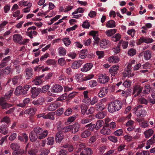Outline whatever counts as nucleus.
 <instances>
[{"label": "nucleus", "instance_id": "nucleus-25", "mask_svg": "<svg viewBox=\"0 0 155 155\" xmlns=\"http://www.w3.org/2000/svg\"><path fill=\"white\" fill-rule=\"evenodd\" d=\"M33 130L37 136H38V138L39 137V136H40V135L42 133V132H43V129L39 127H35L34 128Z\"/></svg>", "mask_w": 155, "mask_h": 155}, {"label": "nucleus", "instance_id": "nucleus-44", "mask_svg": "<svg viewBox=\"0 0 155 155\" xmlns=\"http://www.w3.org/2000/svg\"><path fill=\"white\" fill-rule=\"evenodd\" d=\"M105 124H106V126H107L109 128L110 127L112 129H114L116 127V123L115 122H112L108 123V121L107 122L106 120Z\"/></svg>", "mask_w": 155, "mask_h": 155}, {"label": "nucleus", "instance_id": "nucleus-62", "mask_svg": "<svg viewBox=\"0 0 155 155\" xmlns=\"http://www.w3.org/2000/svg\"><path fill=\"white\" fill-rule=\"evenodd\" d=\"M108 139L110 141L114 143H116L117 141V137L115 136H110L108 137Z\"/></svg>", "mask_w": 155, "mask_h": 155}, {"label": "nucleus", "instance_id": "nucleus-56", "mask_svg": "<svg viewBox=\"0 0 155 155\" xmlns=\"http://www.w3.org/2000/svg\"><path fill=\"white\" fill-rule=\"evenodd\" d=\"M68 152L66 150L62 149L58 152V155H68Z\"/></svg>", "mask_w": 155, "mask_h": 155}, {"label": "nucleus", "instance_id": "nucleus-63", "mask_svg": "<svg viewBox=\"0 0 155 155\" xmlns=\"http://www.w3.org/2000/svg\"><path fill=\"white\" fill-rule=\"evenodd\" d=\"M58 63L59 64L63 66L65 64L66 62L64 58H62L58 60Z\"/></svg>", "mask_w": 155, "mask_h": 155}, {"label": "nucleus", "instance_id": "nucleus-60", "mask_svg": "<svg viewBox=\"0 0 155 155\" xmlns=\"http://www.w3.org/2000/svg\"><path fill=\"white\" fill-rule=\"evenodd\" d=\"M67 96V94L66 93L64 94L57 99V101H61L64 100L66 98Z\"/></svg>", "mask_w": 155, "mask_h": 155}, {"label": "nucleus", "instance_id": "nucleus-37", "mask_svg": "<svg viewBox=\"0 0 155 155\" xmlns=\"http://www.w3.org/2000/svg\"><path fill=\"white\" fill-rule=\"evenodd\" d=\"M106 113L104 111L99 112L96 115V117L99 119H102L106 116Z\"/></svg>", "mask_w": 155, "mask_h": 155}, {"label": "nucleus", "instance_id": "nucleus-32", "mask_svg": "<svg viewBox=\"0 0 155 155\" xmlns=\"http://www.w3.org/2000/svg\"><path fill=\"white\" fill-rule=\"evenodd\" d=\"M63 147L66 149L65 150H66L68 152H71L73 151L74 149L73 146L70 144H66L64 145Z\"/></svg>", "mask_w": 155, "mask_h": 155}, {"label": "nucleus", "instance_id": "nucleus-61", "mask_svg": "<svg viewBox=\"0 0 155 155\" xmlns=\"http://www.w3.org/2000/svg\"><path fill=\"white\" fill-rule=\"evenodd\" d=\"M72 112V110L71 108L69 107L66 109L64 113L65 116H68L70 115Z\"/></svg>", "mask_w": 155, "mask_h": 155}, {"label": "nucleus", "instance_id": "nucleus-12", "mask_svg": "<svg viewBox=\"0 0 155 155\" xmlns=\"http://www.w3.org/2000/svg\"><path fill=\"white\" fill-rule=\"evenodd\" d=\"M62 131H59L56 134L55 140L57 142L60 143L64 138V135Z\"/></svg>", "mask_w": 155, "mask_h": 155}, {"label": "nucleus", "instance_id": "nucleus-4", "mask_svg": "<svg viewBox=\"0 0 155 155\" xmlns=\"http://www.w3.org/2000/svg\"><path fill=\"white\" fill-rule=\"evenodd\" d=\"M41 91L40 88H37L36 87L31 88V92L32 94L31 97L33 98H36L39 95Z\"/></svg>", "mask_w": 155, "mask_h": 155}, {"label": "nucleus", "instance_id": "nucleus-14", "mask_svg": "<svg viewBox=\"0 0 155 155\" xmlns=\"http://www.w3.org/2000/svg\"><path fill=\"white\" fill-rule=\"evenodd\" d=\"M93 153L92 150L90 148L87 147L82 151L80 153V155H91Z\"/></svg>", "mask_w": 155, "mask_h": 155}, {"label": "nucleus", "instance_id": "nucleus-51", "mask_svg": "<svg viewBox=\"0 0 155 155\" xmlns=\"http://www.w3.org/2000/svg\"><path fill=\"white\" fill-rule=\"evenodd\" d=\"M135 155H150V153L148 150H141V151H138Z\"/></svg>", "mask_w": 155, "mask_h": 155}, {"label": "nucleus", "instance_id": "nucleus-40", "mask_svg": "<svg viewBox=\"0 0 155 155\" xmlns=\"http://www.w3.org/2000/svg\"><path fill=\"white\" fill-rule=\"evenodd\" d=\"M91 135V132L87 130H84L81 134V137L83 138H86Z\"/></svg>", "mask_w": 155, "mask_h": 155}, {"label": "nucleus", "instance_id": "nucleus-34", "mask_svg": "<svg viewBox=\"0 0 155 155\" xmlns=\"http://www.w3.org/2000/svg\"><path fill=\"white\" fill-rule=\"evenodd\" d=\"M32 69L31 68H27L26 69V75L28 77L27 79H28L31 78L33 75Z\"/></svg>", "mask_w": 155, "mask_h": 155}, {"label": "nucleus", "instance_id": "nucleus-64", "mask_svg": "<svg viewBox=\"0 0 155 155\" xmlns=\"http://www.w3.org/2000/svg\"><path fill=\"white\" fill-rule=\"evenodd\" d=\"M138 103L141 104H147L148 101L145 98H140L138 100Z\"/></svg>", "mask_w": 155, "mask_h": 155}, {"label": "nucleus", "instance_id": "nucleus-49", "mask_svg": "<svg viewBox=\"0 0 155 155\" xmlns=\"http://www.w3.org/2000/svg\"><path fill=\"white\" fill-rule=\"evenodd\" d=\"M104 124V121L102 120H99L97 121L96 123V130H99L100 128Z\"/></svg>", "mask_w": 155, "mask_h": 155}, {"label": "nucleus", "instance_id": "nucleus-3", "mask_svg": "<svg viewBox=\"0 0 155 155\" xmlns=\"http://www.w3.org/2000/svg\"><path fill=\"white\" fill-rule=\"evenodd\" d=\"M61 105V103L58 101H56L53 103H51L48 107V110L50 111H54Z\"/></svg>", "mask_w": 155, "mask_h": 155}, {"label": "nucleus", "instance_id": "nucleus-53", "mask_svg": "<svg viewBox=\"0 0 155 155\" xmlns=\"http://www.w3.org/2000/svg\"><path fill=\"white\" fill-rule=\"evenodd\" d=\"M50 87V86L48 84L43 86L41 89V93H44L47 92L48 90L49 89Z\"/></svg>", "mask_w": 155, "mask_h": 155}, {"label": "nucleus", "instance_id": "nucleus-39", "mask_svg": "<svg viewBox=\"0 0 155 155\" xmlns=\"http://www.w3.org/2000/svg\"><path fill=\"white\" fill-rule=\"evenodd\" d=\"M0 105L2 106V108L3 109H7L8 108L12 107V105L9 104L6 102L0 101Z\"/></svg>", "mask_w": 155, "mask_h": 155}, {"label": "nucleus", "instance_id": "nucleus-29", "mask_svg": "<svg viewBox=\"0 0 155 155\" xmlns=\"http://www.w3.org/2000/svg\"><path fill=\"white\" fill-rule=\"evenodd\" d=\"M22 91L23 87L22 86L19 85L16 88L15 91V94L16 96H19L21 94L22 95Z\"/></svg>", "mask_w": 155, "mask_h": 155}, {"label": "nucleus", "instance_id": "nucleus-5", "mask_svg": "<svg viewBox=\"0 0 155 155\" xmlns=\"http://www.w3.org/2000/svg\"><path fill=\"white\" fill-rule=\"evenodd\" d=\"M143 87L138 85L135 86L133 88V94H134V97H135L138 96L142 92Z\"/></svg>", "mask_w": 155, "mask_h": 155}, {"label": "nucleus", "instance_id": "nucleus-26", "mask_svg": "<svg viewBox=\"0 0 155 155\" xmlns=\"http://www.w3.org/2000/svg\"><path fill=\"white\" fill-rule=\"evenodd\" d=\"M54 113L53 112H50L46 115L44 114V115L43 116V118L45 119H49L51 120H53L54 119V117L53 116L54 115Z\"/></svg>", "mask_w": 155, "mask_h": 155}, {"label": "nucleus", "instance_id": "nucleus-45", "mask_svg": "<svg viewBox=\"0 0 155 155\" xmlns=\"http://www.w3.org/2000/svg\"><path fill=\"white\" fill-rule=\"evenodd\" d=\"M150 85L149 84H146L144 87L143 91V94H147L150 93Z\"/></svg>", "mask_w": 155, "mask_h": 155}, {"label": "nucleus", "instance_id": "nucleus-31", "mask_svg": "<svg viewBox=\"0 0 155 155\" xmlns=\"http://www.w3.org/2000/svg\"><path fill=\"white\" fill-rule=\"evenodd\" d=\"M88 127V128L87 130L90 131H93L94 129L96 130V126H95V124H93L92 123L86 125L85 127L86 128Z\"/></svg>", "mask_w": 155, "mask_h": 155}, {"label": "nucleus", "instance_id": "nucleus-55", "mask_svg": "<svg viewBox=\"0 0 155 155\" xmlns=\"http://www.w3.org/2000/svg\"><path fill=\"white\" fill-rule=\"evenodd\" d=\"M59 54L60 55H64L66 54V50L63 47L59 48Z\"/></svg>", "mask_w": 155, "mask_h": 155}, {"label": "nucleus", "instance_id": "nucleus-33", "mask_svg": "<svg viewBox=\"0 0 155 155\" xmlns=\"http://www.w3.org/2000/svg\"><path fill=\"white\" fill-rule=\"evenodd\" d=\"M106 26L107 28H114L116 27L115 22L113 20L109 21L106 23Z\"/></svg>", "mask_w": 155, "mask_h": 155}, {"label": "nucleus", "instance_id": "nucleus-48", "mask_svg": "<svg viewBox=\"0 0 155 155\" xmlns=\"http://www.w3.org/2000/svg\"><path fill=\"white\" fill-rule=\"evenodd\" d=\"M10 147L14 151L18 150L20 147L19 144L16 143H11L10 145Z\"/></svg>", "mask_w": 155, "mask_h": 155}, {"label": "nucleus", "instance_id": "nucleus-13", "mask_svg": "<svg viewBox=\"0 0 155 155\" xmlns=\"http://www.w3.org/2000/svg\"><path fill=\"white\" fill-rule=\"evenodd\" d=\"M108 92V87H104L102 88L100 90L98 93V96L100 97H102L105 95Z\"/></svg>", "mask_w": 155, "mask_h": 155}, {"label": "nucleus", "instance_id": "nucleus-36", "mask_svg": "<svg viewBox=\"0 0 155 155\" xmlns=\"http://www.w3.org/2000/svg\"><path fill=\"white\" fill-rule=\"evenodd\" d=\"M25 151L23 149H19L14 150L13 152V155H22L25 153Z\"/></svg>", "mask_w": 155, "mask_h": 155}, {"label": "nucleus", "instance_id": "nucleus-21", "mask_svg": "<svg viewBox=\"0 0 155 155\" xmlns=\"http://www.w3.org/2000/svg\"><path fill=\"white\" fill-rule=\"evenodd\" d=\"M1 122L5 123V125L8 126L11 124V120L10 118L7 116H5L1 120Z\"/></svg>", "mask_w": 155, "mask_h": 155}, {"label": "nucleus", "instance_id": "nucleus-8", "mask_svg": "<svg viewBox=\"0 0 155 155\" xmlns=\"http://www.w3.org/2000/svg\"><path fill=\"white\" fill-rule=\"evenodd\" d=\"M100 132L101 134L103 135H109L111 133V130L104 124L102 129L101 130Z\"/></svg>", "mask_w": 155, "mask_h": 155}, {"label": "nucleus", "instance_id": "nucleus-2", "mask_svg": "<svg viewBox=\"0 0 155 155\" xmlns=\"http://www.w3.org/2000/svg\"><path fill=\"white\" fill-rule=\"evenodd\" d=\"M63 87L58 84H55L51 87L50 88L51 91L48 92L47 94L49 96H52L53 94L52 93H59L61 92Z\"/></svg>", "mask_w": 155, "mask_h": 155}, {"label": "nucleus", "instance_id": "nucleus-27", "mask_svg": "<svg viewBox=\"0 0 155 155\" xmlns=\"http://www.w3.org/2000/svg\"><path fill=\"white\" fill-rule=\"evenodd\" d=\"M153 133V131L151 129H149L144 132L145 137L147 138H148L152 136Z\"/></svg>", "mask_w": 155, "mask_h": 155}, {"label": "nucleus", "instance_id": "nucleus-1", "mask_svg": "<svg viewBox=\"0 0 155 155\" xmlns=\"http://www.w3.org/2000/svg\"><path fill=\"white\" fill-rule=\"evenodd\" d=\"M122 107V104L119 101L117 100L110 102L107 107L109 112L114 113L120 110Z\"/></svg>", "mask_w": 155, "mask_h": 155}, {"label": "nucleus", "instance_id": "nucleus-58", "mask_svg": "<svg viewBox=\"0 0 155 155\" xmlns=\"http://www.w3.org/2000/svg\"><path fill=\"white\" fill-rule=\"evenodd\" d=\"M131 81L130 80H126L123 84L125 87H128L131 86Z\"/></svg>", "mask_w": 155, "mask_h": 155}, {"label": "nucleus", "instance_id": "nucleus-54", "mask_svg": "<svg viewBox=\"0 0 155 155\" xmlns=\"http://www.w3.org/2000/svg\"><path fill=\"white\" fill-rule=\"evenodd\" d=\"M97 84V83L96 80H92L89 82V85L90 87H93Z\"/></svg>", "mask_w": 155, "mask_h": 155}, {"label": "nucleus", "instance_id": "nucleus-30", "mask_svg": "<svg viewBox=\"0 0 155 155\" xmlns=\"http://www.w3.org/2000/svg\"><path fill=\"white\" fill-rule=\"evenodd\" d=\"M61 129L63 132L66 133L72 130V125H69L64 127H61Z\"/></svg>", "mask_w": 155, "mask_h": 155}, {"label": "nucleus", "instance_id": "nucleus-52", "mask_svg": "<svg viewBox=\"0 0 155 155\" xmlns=\"http://www.w3.org/2000/svg\"><path fill=\"white\" fill-rule=\"evenodd\" d=\"M138 113L137 114V115H138L139 116L142 117L146 115L147 112L145 110L141 109L140 111L139 110L138 111Z\"/></svg>", "mask_w": 155, "mask_h": 155}, {"label": "nucleus", "instance_id": "nucleus-7", "mask_svg": "<svg viewBox=\"0 0 155 155\" xmlns=\"http://www.w3.org/2000/svg\"><path fill=\"white\" fill-rule=\"evenodd\" d=\"M99 79L100 83L105 84L109 80L110 78L106 74H101L99 76Z\"/></svg>", "mask_w": 155, "mask_h": 155}, {"label": "nucleus", "instance_id": "nucleus-20", "mask_svg": "<svg viewBox=\"0 0 155 155\" xmlns=\"http://www.w3.org/2000/svg\"><path fill=\"white\" fill-rule=\"evenodd\" d=\"M37 110L36 108H30L25 110L24 113L25 114H29L30 116H32L35 113Z\"/></svg>", "mask_w": 155, "mask_h": 155}, {"label": "nucleus", "instance_id": "nucleus-57", "mask_svg": "<svg viewBox=\"0 0 155 155\" xmlns=\"http://www.w3.org/2000/svg\"><path fill=\"white\" fill-rule=\"evenodd\" d=\"M62 41L65 45L67 46L69 45L71 43V41L68 38H63Z\"/></svg>", "mask_w": 155, "mask_h": 155}, {"label": "nucleus", "instance_id": "nucleus-42", "mask_svg": "<svg viewBox=\"0 0 155 155\" xmlns=\"http://www.w3.org/2000/svg\"><path fill=\"white\" fill-rule=\"evenodd\" d=\"M87 54V49L82 50L81 51L80 54V57L82 59L85 58Z\"/></svg>", "mask_w": 155, "mask_h": 155}, {"label": "nucleus", "instance_id": "nucleus-41", "mask_svg": "<svg viewBox=\"0 0 155 155\" xmlns=\"http://www.w3.org/2000/svg\"><path fill=\"white\" fill-rule=\"evenodd\" d=\"M109 61H110V60L112 61V62H114V63H118L120 61V58L117 56H113L110 57Z\"/></svg>", "mask_w": 155, "mask_h": 155}, {"label": "nucleus", "instance_id": "nucleus-19", "mask_svg": "<svg viewBox=\"0 0 155 155\" xmlns=\"http://www.w3.org/2000/svg\"><path fill=\"white\" fill-rule=\"evenodd\" d=\"M11 57L8 56L4 58L1 61V65L2 68L6 66L7 65V63L10 61Z\"/></svg>", "mask_w": 155, "mask_h": 155}, {"label": "nucleus", "instance_id": "nucleus-43", "mask_svg": "<svg viewBox=\"0 0 155 155\" xmlns=\"http://www.w3.org/2000/svg\"><path fill=\"white\" fill-rule=\"evenodd\" d=\"M140 40L142 42L146 43H150L153 42V40L151 38H146L144 37H140Z\"/></svg>", "mask_w": 155, "mask_h": 155}, {"label": "nucleus", "instance_id": "nucleus-46", "mask_svg": "<svg viewBox=\"0 0 155 155\" xmlns=\"http://www.w3.org/2000/svg\"><path fill=\"white\" fill-rule=\"evenodd\" d=\"M121 38V35L119 33L117 34L111 38V40L115 42L119 41Z\"/></svg>", "mask_w": 155, "mask_h": 155}, {"label": "nucleus", "instance_id": "nucleus-59", "mask_svg": "<svg viewBox=\"0 0 155 155\" xmlns=\"http://www.w3.org/2000/svg\"><path fill=\"white\" fill-rule=\"evenodd\" d=\"M34 84L36 85H39L42 83V81L40 78H38L37 77H36L34 81Z\"/></svg>", "mask_w": 155, "mask_h": 155}, {"label": "nucleus", "instance_id": "nucleus-11", "mask_svg": "<svg viewBox=\"0 0 155 155\" xmlns=\"http://www.w3.org/2000/svg\"><path fill=\"white\" fill-rule=\"evenodd\" d=\"M93 66V64L91 63H87L85 64L83 68L81 69V71L83 72H86L90 70Z\"/></svg>", "mask_w": 155, "mask_h": 155}, {"label": "nucleus", "instance_id": "nucleus-38", "mask_svg": "<svg viewBox=\"0 0 155 155\" xmlns=\"http://www.w3.org/2000/svg\"><path fill=\"white\" fill-rule=\"evenodd\" d=\"M117 30L116 29H113L108 30L105 32L107 36L110 37L112 36L113 35L115 34L117 32Z\"/></svg>", "mask_w": 155, "mask_h": 155}, {"label": "nucleus", "instance_id": "nucleus-23", "mask_svg": "<svg viewBox=\"0 0 155 155\" xmlns=\"http://www.w3.org/2000/svg\"><path fill=\"white\" fill-rule=\"evenodd\" d=\"M109 41H107L105 39H103L100 42V45L101 47L103 48H106L110 44Z\"/></svg>", "mask_w": 155, "mask_h": 155}, {"label": "nucleus", "instance_id": "nucleus-10", "mask_svg": "<svg viewBox=\"0 0 155 155\" xmlns=\"http://www.w3.org/2000/svg\"><path fill=\"white\" fill-rule=\"evenodd\" d=\"M18 139L22 142L26 143L28 140V137L27 134L24 133H22L18 137Z\"/></svg>", "mask_w": 155, "mask_h": 155}, {"label": "nucleus", "instance_id": "nucleus-47", "mask_svg": "<svg viewBox=\"0 0 155 155\" xmlns=\"http://www.w3.org/2000/svg\"><path fill=\"white\" fill-rule=\"evenodd\" d=\"M48 134V130H43V132H42V133L39 136V137L38 139H42L45 137H46Z\"/></svg>", "mask_w": 155, "mask_h": 155}, {"label": "nucleus", "instance_id": "nucleus-35", "mask_svg": "<svg viewBox=\"0 0 155 155\" xmlns=\"http://www.w3.org/2000/svg\"><path fill=\"white\" fill-rule=\"evenodd\" d=\"M31 85H26L23 87V91L22 93V95H24L26 94L28 91L31 87Z\"/></svg>", "mask_w": 155, "mask_h": 155}, {"label": "nucleus", "instance_id": "nucleus-22", "mask_svg": "<svg viewBox=\"0 0 155 155\" xmlns=\"http://www.w3.org/2000/svg\"><path fill=\"white\" fill-rule=\"evenodd\" d=\"M14 41L20 44V42L22 39V37L19 34H15L13 36Z\"/></svg>", "mask_w": 155, "mask_h": 155}, {"label": "nucleus", "instance_id": "nucleus-16", "mask_svg": "<svg viewBox=\"0 0 155 155\" xmlns=\"http://www.w3.org/2000/svg\"><path fill=\"white\" fill-rule=\"evenodd\" d=\"M82 60L75 61L72 64L71 67L73 69H76L79 68L83 64Z\"/></svg>", "mask_w": 155, "mask_h": 155}, {"label": "nucleus", "instance_id": "nucleus-17", "mask_svg": "<svg viewBox=\"0 0 155 155\" xmlns=\"http://www.w3.org/2000/svg\"><path fill=\"white\" fill-rule=\"evenodd\" d=\"M81 127V125L78 123H75L72 125V132L73 134H75L77 132Z\"/></svg>", "mask_w": 155, "mask_h": 155}, {"label": "nucleus", "instance_id": "nucleus-9", "mask_svg": "<svg viewBox=\"0 0 155 155\" xmlns=\"http://www.w3.org/2000/svg\"><path fill=\"white\" fill-rule=\"evenodd\" d=\"M119 68V66L117 64L113 66L109 69V72L112 76H114L115 74H117Z\"/></svg>", "mask_w": 155, "mask_h": 155}, {"label": "nucleus", "instance_id": "nucleus-28", "mask_svg": "<svg viewBox=\"0 0 155 155\" xmlns=\"http://www.w3.org/2000/svg\"><path fill=\"white\" fill-rule=\"evenodd\" d=\"M143 55L145 59L149 60L151 57V51L149 50L146 51H144Z\"/></svg>", "mask_w": 155, "mask_h": 155}, {"label": "nucleus", "instance_id": "nucleus-24", "mask_svg": "<svg viewBox=\"0 0 155 155\" xmlns=\"http://www.w3.org/2000/svg\"><path fill=\"white\" fill-rule=\"evenodd\" d=\"M33 130L37 136H38V138L39 137V136H40V135L42 133V132H43V129L39 127H35L34 128Z\"/></svg>", "mask_w": 155, "mask_h": 155}, {"label": "nucleus", "instance_id": "nucleus-18", "mask_svg": "<svg viewBox=\"0 0 155 155\" xmlns=\"http://www.w3.org/2000/svg\"><path fill=\"white\" fill-rule=\"evenodd\" d=\"M38 138V136L33 130L31 131L29 134V139L31 142L35 141Z\"/></svg>", "mask_w": 155, "mask_h": 155}, {"label": "nucleus", "instance_id": "nucleus-50", "mask_svg": "<svg viewBox=\"0 0 155 155\" xmlns=\"http://www.w3.org/2000/svg\"><path fill=\"white\" fill-rule=\"evenodd\" d=\"M54 143V138L53 137H48L47 140V144L48 145H52Z\"/></svg>", "mask_w": 155, "mask_h": 155}, {"label": "nucleus", "instance_id": "nucleus-15", "mask_svg": "<svg viewBox=\"0 0 155 155\" xmlns=\"http://www.w3.org/2000/svg\"><path fill=\"white\" fill-rule=\"evenodd\" d=\"M8 127L5 125V124H3L1 126H0V133L4 135L7 134L8 133Z\"/></svg>", "mask_w": 155, "mask_h": 155}, {"label": "nucleus", "instance_id": "nucleus-6", "mask_svg": "<svg viewBox=\"0 0 155 155\" xmlns=\"http://www.w3.org/2000/svg\"><path fill=\"white\" fill-rule=\"evenodd\" d=\"M13 91L12 90H10L7 92L5 95L3 97L0 98V101L6 102L10 100L11 97L13 93Z\"/></svg>", "mask_w": 155, "mask_h": 155}]
</instances>
